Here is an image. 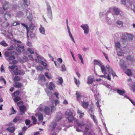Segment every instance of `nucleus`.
<instances>
[{"label": "nucleus", "instance_id": "f257e3e1", "mask_svg": "<svg viewBox=\"0 0 135 135\" xmlns=\"http://www.w3.org/2000/svg\"><path fill=\"white\" fill-rule=\"evenodd\" d=\"M65 114L67 116V119L69 122H71L75 119L74 117L73 116V113L70 110H67L65 113Z\"/></svg>", "mask_w": 135, "mask_h": 135}, {"label": "nucleus", "instance_id": "f03ea898", "mask_svg": "<svg viewBox=\"0 0 135 135\" xmlns=\"http://www.w3.org/2000/svg\"><path fill=\"white\" fill-rule=\"evenodd\" d=\"M9 68L13 70V72L15 75H18L20 74L18 72V67L17 66L13 65L11 66H9Z\"/></svg>", "mask_w": 135, "mask_h": 135}, {"label": "nucleus", "instance_id": "7ed1b4c3", "mask_svg": "<svg viewBox=\"0 0 135 135\" xmlns=\"http://www.w3.org/2000/svg\"><path fill=\"white\" fill-rule=\"evenodd\" d=\"M84 31V33L85 34H87L89 31V26L87 25H82L81 26Z\"/></svg>", "mask_w": 135, "mask_h": 135}, {"label": "nucleus", "instance_id": "20e7f679", "mask_svg": "<svg viewBox=\"0 0 135 135\" xmlns=\"http://www.w3.org/2000/svg\"><path fill=\"white\" fill-rule=\"evenodd\" d=\"M4 17L5 20H7L11 17V15L9 11H7L4 15Z\"/></svg>", "mask_w": 135, "mask_h": 135}, {"label": "nucleus", "instance_id": "39448f33", "mask_svg": "<svg viewBox=\"0 0 135 135\" xmlns=\"http://www.w3.org/2000/svg\"><path fill=\"white\" fill-rule=\"evenodd\" d=\"M20 111L21 112L20 114L21 115H23L25 113L26 110V108L24 105H22L20 106Z\"/></svg>", "mask_w": 135, "mask_h": 135}, {"label": "nucleus", "instance_id": "423d86ee", "mask_svg": "<svg viewBox=\"0 0 135 135\" xmlns=\"http://www.w3.org/2000/svg\"><path fill=\"white\" fill-rule=\"evenodd\" d=\"M85 129L84 132L86 133H87L88 132L89 133V130L91 129V125L90 124H85Z\"/></svg>", "mask_w": 135, "mask_h": 135}, {"label": "nucleus", "instance_id": "0eeeda50", "mask_svg": "<svg viewBox=\"0 0 135 135\" xmlns=\"http://www.w3.org/2000/svg\"><path fill=\"white\" fill-rule=\"evenodd\" d=\"M46 86L47 88L51 91L53 90V87L55 88V85L52 82L49 84L47 83L46 84Z\"/></svg>", "mask_w": 135, "mask_h": 135}, {"label": "nucleus", "instance_id": "6e6552de", "mask_svg": "<svg viewBox=\"0 0 135 135\" xmlns=\"http://www.w3.org/2000/svg\"><path fill=\"white\" fill-rule=\"evenodd\" d=\"M75 122L78 126L80 127L81 128L82 127L84 126L85 124L83 121L79 122L78 120H76Z\"/></svg>", "mask_w": 135, "mask_h": 135}, {"label": "nucleus", "instance_id": "1a4fd4ad", "mask_svg": "<svg viewBox=\"0 0 135 135\" xmlns=\"http://www.w3.org/2000/svg\"><path fill=\"white\" fill-rule=\"evenodd\" d=\"M44 112L46 114L49 115L50 112V108L49 107L45 106Z\"/></svg>", "mask_w": 135, "mask_h": 135}, {"label": "nucleus", "instance_id": "9d476101", "mask_svg": "<svg viewBox=\"0 0 135 135\" xmlns=\"http://www.w3.org/2000/svg\"><path fill=\"white\" fill-rule=\"evenodd\" d=\"M81 105L84 109H86L88 107L89 103L88 102L83 101L81 102Z\"/></svg>", "mask_w": 135, "mask_h": 135}, {"label": "nucleus", "instance_id": "9b49d317", "mask_svg": "<svg viewBox=\"0 0 135 135\" xmlns=\"http://www.w3.org/2000/svg\"><path fill=\"white\" fill-rule=\"evenodd\" d=\"M46 79L44 75H39V82H45Z\"/></svg>", "mask_w": 135, "mask_h": 135}, {"label": "nucleus", "instance_id": "f8f14e48", "mask_svg": "<svg viewBox=\"0 0 135 135\" xmlns=\"http://www.w3.org/2000/svg\"><path fill=\"white\" fill-rule=\"evenodd\" d=\"M3 9L4 11L8 9L9 8V4L8 2H6L3 6Z\"/></svg>", "mask_w": 135, "mask_h": 135}, {"label": "nucleus", "instance_id": "ddd939ff", "mask_svg": "<svg viewBox=\"0 0 135 135\" xmlns=\"http://www.w3.org/2000/svg\"><path fill=\"white\" fill-rule=\"evenodd\" d=\"M13 86L16 88H21L22 87V84L20 82H15L13 84Z\"/></svg>", "mask_w": 135, "mask_h": 135}, {"label": "nucleus", "instance_id": "4468645a", "mask_svg": "<svg viewBox=\"0 0 135 135\" xmlns=\"http://www.w3.org/2000/svg\"><path fill=\"white\" fill-rule=\"evenodd\" d=\"M9 25V23L7 22H3L1 24V26L3 28H7Z\"/></svg>", "mask_w": 135, "mask_h": 135}, {"label": "nucleus", "instance_id": "2eb2a0df", "mask_svg": "<svg viewBox=\"0 0 135 135\" xmlns=\"http://www.w3.org/2000/svg\"><path fill=\"white\" fill-rule=\"evenodd\" d=\"M6 129L7 130L9 131L10 133H12L15 131V128L14 127H12L7 128Z\"/></svg>", "mask_w": 135, "mask_h": 135}, {"label": "nucleus", "instance_id": "dca6fc26", "mask_svg": "<svg viewBox=\"0 0 135 135\" xmlns=\"http://www.w3.org/2000/svg\"><path fill=\"white\" fill-rule=\"evenodd\" d=\"M113 9L114 14L115 15H118L119 13V11L118 8L115 7L113 8Z\"/></svg>", "mask_w": 135, "mask_h": 135}, {"label": "nucleus", "instance_id": "f3484780", "mask_svg": "<svg viewBox=\"0 0 135 135\" xmlns=\"http://www.w3.org/2000/svg\"><path fill=\"white\" fill-rule=\"evenodd\" d=\"M94 81L93 79L91 76H89L88 78V81L87 83L89 84H91Z\"/></svg>", "mask_w": 135, "mask_h": 135}, {"label": "nucleus", "instance_id": "a211bd4d", "mask_svg": "<svg viewBox=\"0 0 135 135\" xmlns=\"http://www.w3.org/2000/svg\"><path fill=\"white\" fill-rule=\"evenodd\" d=\"M38 120L40 121H41L43 120V115L41 113H38Z\"/></svg>", "mask_w": 135, "mask_h": 135}, {"label": "nucleus", "instance_id": "6ab92c4d", "mask_svg": "<svg viewBox=\"0 0 135 135\" xmlns=\"http://www.w3.org/2000/svg\"><path fill=\"white\" fill-rule=\"evenodd\" d=\"M21 24L22 26L25 27L26 28L27 30V37L28 38H29L28 33H29V31H28V26L26 25L24 23H21Z\"/></svg>", "mask_w": 135, "mask_h": 135}, {"label": "nucleus", "instance_id": "aec40b11", "mask_svg": "<svg viewBox=\"0 0 135 135\" xmlns=\"http://www.w3.org/2000/svg\"><path fill=\"white\" fill-rule=\"evenodd\" d=\"M76 95L78 100L79 98H81L82 97L81 93L78 91H76Z\"/></svg>", "mask_w": 135, "mask_h": 135}, {"label": "nucleus", "instance_id": "412c9836", "mask_svg": "<svg viewBox=\"0 0 135 135\" xmlns=\"http://www.w3.org/2000/svg\"><path fill=\"white\" fill-rule=\"evenodd\" d=\"M117 91L118 93L121 95H123L125 93V91L124 90H122L118 89H117Z\"/></svg>", "mask_w": 135, "mask_h": 135}, {"label": "nucleus", "instance_id": "4be33fe9", "mask_svg": "<svg viewBox=\"0 0 135 135\" xmlns=\"http://www.w3.org/2000/svg\"><path fill=\"white\" fill-rule=\"evenodd\" d=\"M124 62L125 61H123V62H121L120 64V65L121 68L123 69H126L127 67V66L124 65Z\"/></svg>", "mask_w": 135, "mask_h": 135}, {"label": "nucleus", "instance_id": "5701e85b", "mask_svg": "<svg viewBox=\"0 0 135 135\" xmlns=\"http://www.w3.org/2000/svg\"><path fill=\"white\" fill-rule=\"evenodd\" d=\"M100 67L101 68V70L102 72L103 73L105 74L106 73V70L105 68V67L103 65H101Z\"/></svg>", "mask_w": 135, "mask_h": 135}, {"label": "nucleus", "instance_id": "b1692460", "mask_svg": "<svg viewBox=\"0 0 135 135\" xmlns=\"http://www.w3.org/2000/svg\"><path fill=\"white\" fill-rule=\"evenodd\" d=\"M77 113L79 115V117L80 118H82L84 115V113H81V110H78Z\"/></svg>", "mask_w": 135, "mask_h": 135}, {"label": "nucleus", "instance_id": "393cba45", "mask_svg": "<svg viewBox=\"0 0 135 135\" xmlns=\"http://www.w3.org/2000/svg\"><path fill=\"white\" fill-rule=\"evenodd\" d=\"M74 80L75 81V83L76 85V86L79 87V85L80 84V82L79 80H77L75 78H74Z\"/></svg>", "mask_w": 135, "mask_h": 135}, {"label": "nucleus", "instance_id": "a878e982", "mask_svg": "<svg viewBox=\"0 0 135 135\" xmlns=\"http://www.w3.org/2000/svg\"><path fill=\"white\" fill-rule=\"evenodd\" d=\"M12 54L11 52L6 51L4 53V56L5 57H8Z\"/></svg>", "mask_w": 135, "mask_h": 135}, {"label": "nucleus", "instance_id": "bb28decb", "mask_svg": "<svg viewBox=\"0 0 135 135\" xmlns=\"http://www.w3.org/2000/svg\"><path fill=\"white\" fill-rule=\"evenodd\" d=\"M27 50L31 54H34V49L33 48H29Z\"/></svg>", "mask_w": 135, "mask_h": 135}, {"label": "nucleus", "instance_id": "cd10ccee", "mask_svg": "<svg viewBox=\"0 0 135 135\" xmlns=\"http://www.w3.org/2000/svg\"><path fill=\"white\" fill-rule=\"evenodd\" d=\"M20 80V78L18 76H15L13 79V80L15 82L19 81Z\"/></svg>", "mask_w": 135, "mask_h": 135}, {"label": "nucleus", "instance_id": "c85d7f7f", "mask_svg": "<svg viewBox=\"0 0 135 135\" xmlns=\"http://www.w3.org/2000/svg\"><path fill=\"white\" fill-rule=\"evenodd\" d=\"M19 25H20V23L18 21H14L12 22V25L13 26H15Z\"/></svg>", "mask_w": 135, "mask_h": 135}, {"label": "nucleus", "instance_id": "c756f323", "mask_svg": "<svg viewBox=\"0 0 135 135\" xmlns=\"http://www.w3.org/2000/svg\"><path fill=\"white\" fill-rule=\"evenodd\" d=\"M92 119L93 120L94 122L97 124V122L96 119V117L94 115L91 114L90 115Z\"/></svg>", "mask_w": 135, "mask_h": 135}, {"label": "nucleus", "instance_id": "7c9ffc66", "mask_svg": "<svg viewBox=\"0 0 135 135\" xmlns=\"http://www.w3.org/2000/svg\"><path fill=\"white\" fill-rule=\"evenodd\" d=\"M68 30L69 33V36L71 38V39L72 40V41H73V42H74L75 43V41L73 37L72 36V34H71V32H70V29L69 28V27H68Z\"/></svg>", "mask_w": 135, "mask_h": 135}, {"label": "nucleus", "instance_id": "2f4dec72", "mask_svg": "<svg viewBox=\"0 0 135 135\" xmlns=\"http://www.w3.org/2000/svg\"><path fill=\"white\" fill-rule=\"evenodd\" d=\"M94 65H98L100 66L102 65L101 62L98 61L97 60H94Z\"/></svg>", "mask_w": 135, "mask_h": 135}, {"label": "nucleus", "instance_id": "473e14b6", "mask_svg": "<svg viewBox=\"0 0 135 135\" xmlns=\"http://www.w3.org/2000/svg\"><path fill=\"white\" fill-rule=\"evenodd\" d=\"M20 100L21 98L20 97L17 96L14 98L13 99V100L15 103H16Z\"/></svg>", "mask_w": 135, "mask_h": 135}, {"label": "nucleus", "instance_id": "72a5a7b5", "mask_svg": "<svg viewBox=\"0 0 135 135\" xmlns=\"http://www.w3.org/2000/svg\"><path fill=\"white\" fill-rule=\"evenodd\" d=\"M39 30L40 33L43 34H45V29L44 27H42V26H41L39 29Z\"/></svg>", "mask_w": 135, "mask_h": 135}, {"label": "nucleus", "instance_id": "f704fd0d", "mask_svg": "<svg viewBox=\"0 0 135 135\" xmlns=\"http://www.w3.org/2000/svg\"><path fill=\"white\" fill-rule=\"evenodd\" d=\"M47 9L48 12V13L50 14L51 15H52V13L51 7L50 6H48L47 8Z\"/></svg>", "mask_w": 135, "mask_h": 135}, {"label": "nucleus", "instance_id": "c9c22d12", "mask_svg": "<svg viewBox=\"0 0 135 135\" xmlns=\"http://www.w3.org/2000/svg\"><path fill=\"white\" fill-rule=\"evenodd\" d=\"M0 44L2 45L3 46L6 47L7 46H8V45L3 40L1 42H0Z\"/></svg>", "mask_w": 135, "mask_h": 135}, {"label": "nucleus", "instance_id": "e433bc0d", "mask_svg": "<svg viewBox=\"0 0 135 135\" xmlns=\"http://www.w3.org/2000/svg\"><path fill=\"white\" fill-rule=\"evenodd\" d=\"M115 47L117 50L120 48V45L119 42H116L115 44Z\"/></svg>", "mask_w": 135, "mask_h": 135}, {"label": "nucleus", "instance_id": "4c0bfd02", "mask_svg": "<svg viewBox=\"0 0 135 135\" xmlns=\"http://www.w3.org/2000/svg\"><path fill=\"white\" fill-rule=\"evenodd\" d=\"M20 94V91L17 90L13 93V94L14 95V96L15 97L16 96Z\"/></svg>", "mask_w": 135, "mask_h": 135}, {"label": "nucleus", "instance_id": "58836bf2", "mask_svg": "<svg viewBox=\"0 0 135 135\" xmlns=\"http://www.w3.org/2000/svg\"><path fill=\"white\" fill-rule=\"evenodd\" d=\"M20 117L19 116H17L13 120V122L16 123L19 121L20 120Z\"/></svg>", "mask_w": 135, "mask_h": 135}, {"label": "nucleus", "instance_id": "ea45409f", "mask_svg": "<svg viewBox=\"0 0 135 135\" xmlns=\"http://www.w3.org/2000/svg\"><path fill=\"white\" fill-rule=\"evenodd\" d=\"M33 121V123L34 124H35L37 122V119L35 116H32L31 117Z\"/></svg>", "mask_w": 135, "mask_h": 135}, {"label": "nucleus", "instance_id": "a19ab883", "mask_svg": "<svg viewBox=\"0 0 135 135\" xmlns=\"http://www.w3.org/2000/svg\"><path fill=\"white\" fill-rule=\"evenodd\" d=\"M78 56L79 59L81 60V63L84 64V61L82 56L80 54H78Z\"/></svg>", "mask_w": 135, "mask_h": 135}, {"label": "nucleus", "instance_id": "79ce46f5", "mask_svg": "<svg viewBox=\"0 0 135 135\" xmlns=\"http://www.w3.org/2000/svg\"><path fill=\"white\" fill-rule=\"evenodd\" d=\"M126 73L128 76H131L132 74L131 70L129 69H127V71H126Z\"/></svg>", "mask_w": 135, "mask_h": 135}, {"label": "nucleus", "instance_id": "37998d69", "mask_svg": "<svg viewBox=\"0 0 135 135\" xmlns=\"http://www.w3.org/2000/svg\"><path fill=\"white\" fill-rule=\"evenodd\" d=\"M15 59V56L13 55H11L9 57L8 60L11 61L14 59Z\"/></svg>", "mask_w": 135, "mask_h": 135}, {"label": "nucleus", "instance_id": "c03bdc74", "mask_svg": "<svg viewBox=\"0 0 135 135\" xmlns=\"http://www.w3.org/2000/svg\"><path fill=\"white\" fill-rule=\"evenodd\" d=\"M45 76L49 79H50L51 78V76L50 75H49L47 73H46L45 74Z\"/></svg>", "mask_w": 135, "mask_h": 135}, {"label": "nucleus", "instance_id": "a18cd8bd", "mask_svg": "<svg viewBox=\"0 0 135 135\" xmlns=\"http://www.w3.org/2000/svg\"><path fill=\"white\" fill-rule=\"evenodd\" d=\"M109 73L112 74L114 77L115 76H117L115 73L113 71V70H111V71H109Z\"/></svg>", "mask_w": 135, "mask_h": 135}, {"label": "nucleus", "instance_id": "49530a36", "mask_svg": "<svg viewBox=\"0 0 135 135\" xmlns=\"http://www.w3.org/2000/svg\"><path fill=\"white\" fill-rule=\"evenodd\" d=\"M61 71H65L66 70V69L65 68V66L64 65H62L61 67Z\"/></svg>", "mask_w": 135, "mask_h": 135}, {"label": "nucleus", "instance_id": "de8ad7c7", "mask_svg": "<svg viewBox=\"0 0 135 135\" xmlns=\"http://www.w3.org/2000/svg\"><path fill=\"white\" fill-rule=\"evenodd\" d=\"M26 5L28 6L30 4V1L29 0H23Z\"/></svg>", "mask_w": 135, "mask_h": 135}, {"label": "nucleus", "instance_id": "09e8293b", "mask_svg": "<svg viewBox=\"0 0 135 135\" xmlns=\"http://www.w3.org/2000/svg\"><path fill=\"white\" fill-rule=\"evenodd\" d=\"M25 123L27 125H29L31 122L30 121L29 119H26L25 120Z\"/></svg>", "mask_w": 135, "mask_h": 135}, {"label": "nucleus", "instance_id": "8fccbe9b", "mask_svg": "<svg viewBox=\"0 0 135 135\" xmlns=\"http://www.w3.org/2000/svg\"><path fill=\"white\" fill-rule=\"evenodd\" d=\"M117 23L119 26H122L123 23L121 21H117Z\"/></svg>", "mask_w": 135, "mask_h": 135}, {"label": "nucleus", "instance_id": "3c124183", "mask_svg": "<svg viewBox=\"0 0 135 135\" xmlns=\"http://www.w3.org/2000/svg\"><path fill=\"white\" fill-rule=\"evenodd\" d=\"M51 108V112L52 113L53 112L54 110H55V108L54 106L53 105H50Z\"/></svg>", "mask_w": 135, "mask_h": 135}, {"label": "nucleus", "instance_id": "603ef678", "mask_svg": "<svg viewBox=\"0 0 135 135\" xmlns=\"http://www.w3.org/2000/svg\"><path fill=\"white\" fill-rule=\"evenodd\" d=\"M54 63L55 66L57 68H58L60 66V64L56 61H54Z\"/></svg>", "mask_w": 135, "mask_h": 135}, {"label": "nucleus", "instance_id": "864d4df0", "mask_svg": "<svg viewBox=\"0 0 135 135\" xmlns=\"http://www.w3.org/2000/svg\"><path fill=\"white\" fill-rule=\"evenodd\" d=\"M30 29L32 30H33L34 29V26L32 24H31L29 26Z\"/></svg>", "mask_w": 135, "mask_h": 135}, {"label": "nucleus", "instance_id": "5fc2aeb1", "mask_svg": "<svg viewBox=\"0 0 135 135\" xmlns=\"http://www.w3.org/2000/svg\"><path fill=\"white\" fill-rule=\"evenodd\" d=\"M23 103V101L21 100L19 102H18L17 103V105L18 106H19L20 107V105H22Z\"/></svg>", "mask_w": 135, "mask_h": 135}, {"label": "nucleus", "instance_id": "6e6d98bb", "mask_svg": "<svg viewBox=\"0 0 135 135\" xmlns=\"http://www.w3.org/2000/svg\"><path fill=\"white\" fill-rule=\"evenodd\" d=\"M14 48V47L13 45H11L10 47H8L7 49V50L8 51L12 50Z\"/></svg>", "mask_w": 135, "mask_h": 135}, {"label": "nucleus", "instance_id": "4d7b16f0", "mask_svg": "<svg viewBox=\"0 0 135 135\" xmlns=\"http://www.w3.org/2000/svg\"><path fill=\"white\" fill-rule=\"evenodd\" d=\"M128 36L129 37L128 38L130 40H132L133 39V37L132 35L129 34L128 35Z\"/></svg>", "mask_w": 135, "mask_h": 135}, {"label": "nucleus", "instance_id": "13d9d810", "mask_svg": "<svg viewBox=\"0 0 135 135\" xmlns=\"http://www.w3.org/2000/svg\"><path fill=\"white\" fill-rule=\"evenodd\" d=\"M106 67L108 70V72H109V71H111V70H112V69L110 68V67L109 65L106 66Z\"/></svg>", "mask_w": 135, "mask_h": 135}, {"label": "nucleus", "instance_id": "bf43d9fd", "mask_svg": "<svg viewBox=\"0 0 135 135\" xmlns=\"http://www.w3.org/2000/svg\"><path fill=\"white\" fill-rule=\"evenodd\" d=\"M0 70L1 72H2L4 71V67L3 65L2 64L1 66V68H0Z\"/></svg>", "mask_w": 135, "mask_h": 135}, {"label": "nucleus", "instance_id": "052dcab7", "mask_svg": "<svg viewBox=\"0 0 135 135\" xmlns=\"http://www.w3.org/2000/svg\"><path fill=\"white\" fill-rule=\"evenodd\" d=\"M127 60H129L132 61V57L130 56H128L127 58Z\"/></svg>", "mask_w": 135, "mask_h": 135}, {"label": "nucleus", "instance_id": "680f3d73", "mask_svg": "<svg viewBox=\"0 0 135 135\" xmlns=\"http://www.w3.org/2000/svg\"><path fill=\"white\" fill-rule=\"evenodd\" d=\"M4 11L2 8H0V14H3Z\"/></svg>", "mask_w": 135, "mask_h": 135}, {"label": "nucleus", "instance_id": "e2e57ef3", "mask_svg": "<svg viewBox=\"0 0 135 135\" xmlns=\"http://www.w3.org/2000/svg\"><path fill=\"white\" fill-rule=\"evenodd\" d=\"M57 60L59 62L60 64H61L62 61V60L61 58H58Z\"/></svg>", "mask_w": 135, "mask_h": 135}, {"label": "nucleus", "instance_id": "0e129e2a", "mask_svg": "<svg viewBox=\"0 0 135 135\" xmlns=\"http://www.w3.org/2000/svg\"><path fill=\"white\" fill-rule=\"evenodd\" d=\"M58 79L60 81V84H62L63 82V80L62 78L61 77H60Z\"/></svg>", "mask_w": 135, "mask_h": 135}, {"label": "nucleus", "instance_id": "69168bd1", "mask_svg": "<svg viewBox=\"0 0 135 135\" xmlns=\"http://www.w3.org/2000/svg\"><path fill=\"white\" fill-rule=\"evenodd\" d=\"M27 46H32V43L31 42L29 41L27 42Z\"/></svg>", "mask_w": 135, "mask_h": 135}, {"label": "nucleus", "instance_id": "338daca9", "mask_svg": "<svg viewBox=\"0 0 135 135\" xmlns=\"http://www.w3.org/2000/svg\"><path fill=\"white\" fill-rule=\"evenodd\" d=\"M28 56L30 60H33L32 56L31 55H28Z\"/></svg>", "mask_w": 135, "mask_h": 135}, {"label": "nucleus", "instance_id": "774afa93", "mask_svg": "<svg viewBox=\"0 0 135 135\" xmlns=\"http://www.w3.org/2000/svg\"><path fill=\"white\" fill-rule=\"evenodd\" d=\"M37 69L38 70H41L42 69V67L41 66H39L37 67Z\"/></svg>", "mask_w": 135, "mask_h": 135}]
</instances>
